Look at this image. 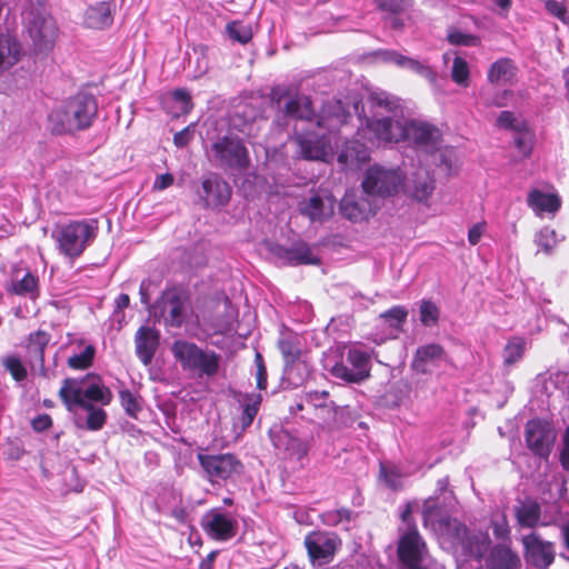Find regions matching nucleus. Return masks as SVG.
<instances>
[{
	"instance_id": "774afa93",
	"label": "nucleus",
	"mask_w": 569,
	"mask_h": 569,
	"mask_svg": "<svg viewBox=\"0 0 569 569\" xmlns=\"http://www.w3.org/2000/svg\"><path fill=\"white\" fill-rule=\"evenodd\" d=\"M515 121H516V118H515L513 112H511V111H501L497 119L498 126L501 128H505V129H515L516 130L517 127H515Z\"/></svg>"
},
{
	"instance_id": "58836bf2",
	"label": "nucleus",
	"mask_w": 569,
	"mask_h": 569,
	"mask_svg": "<svg viewBox=\"0 0 569 569\" xmlns=\"http://www.w3.org/2000/svg\"><path fill=\"white\" fill-rule=\"evenodd\" d=\"M299 211L310 221H323L328 214L325 212V203L319 194H315L299 203Z\"/></svg>"
},
{
	"instance_id": "c9c22d12",
	"label": "nucleus",
	"mask_w": 569,
	"mask_h": 569,
	"mask_svg": "<svg viewBox=\"0 0 569 569\" xmlns=\"http://www.w3.org/2000/svg\"><path fill=\"white\" fill-rule=\"evenodd\" d=\"M284 453L288 459H295L299 462L307 459L311 448V440L295 437L290 433H284Z\"/></svg>"
},
{
	"instance_id": "aec40b11",
	"label": "nucleus",
	"mask_w": 569,
	"mask_h": 569,
	"mask_svg": "<svg viewBox=\"0 0 569 569\" xmlns=\"http://www.w3.org/2000/svg\"><path fill=\"white\" fill-rule=\"evenodd\" d=\"M366 129L378 142L398 143L403 141V123L393 121L390 117L367 118Z\"/></svg>"
},
{
	"instance_id": "423d86ee",
	"label": "nucleus",
	"mask_w": 569,
	"mask_h": 569,
	"mask_svg": "<svg viewBox=\"0 0 569 569\" xmlns=\"http://www.w3.org/2000/svg\"><path fill=\"white\" fill-rule=\"evenodd\" d=\"M96 227L87 220H76L60 227L52 233L62 254L76 259L82 254L89 242L96 238Z\"/></svg>"
},
{
	"instance_id": "4d7b16f0",
	"label": "nucleus",
	"mask_w": 569,
	"mask_h": 569,
	"mask_svg": "<svg viewBox=\"0 0 569 569\" xmlns=\"http://www.w3.org/2000/svg\"><path fill=\"white\" fill-rule=\"evenodd\" d=\"M107 412L104 409L99 408L96 411L88 415L86 420V428L90 431H98L103 428L107 421Z\"/></svg>"
},
{
	"instance_id": "2f4dec72",
	"label": "nucleus",
	"mask_w": 569,
	"mask_h": 569,
	"mask_svg": "<svg viewBox=\"0 0 569 569\" xmlns=\"http://www.w3.org/2000/svg\"><path fill=\"white\" fill-rule=\"evenodd\" d=\"M84 379L66 378L58 391V396L68 411H73L83 398Z\"/></svg>"
},
{
	"instance_id": "680f3d73",
	"label": "nucleus",
	"mask_w": 569,
	"mask_h": 569,
	"mask_svg": "<svg viewBox=\"0 0 569 569\" xmlns=\"http://www.w3.org/2000/svg\"><path fill=\"white\" fill-rule=\"evenodd\" d=\"M413 513V503L408 501L402 511L400 512V520L402 521V523L406 525V529L405 530H418V526H417V522L412 516Z\"/></svg>"
},
{
	"instance_id": "a878e982",
	"label": "nucleus",
	"mask_w": 569,
	"mask_h": 569,
	"mask_svg": "<svg viewBox=\"0 0 569 569\" xmlns=\"http://www.w3.org/2000/svg\"><path fill=\"white\" fill-rule=\"evenodd\" d=\"M515 518L520 528L535 529L541 523V505L532 498L519 500L513 509Z\"/></svg>"
},
{
	"instance_id": "dca6fc26",
	"label": "nucleus",
	"mask_w": 569,
	"mask_h": 569,
	"mask_svg": "<svg viewBox=\"0 0 569 569\" xmlns=\"http://www.w3.org/2000/svg\"><path fill=\"white\" fill-rule=\"evenodd\" d=\"M427 545L419 530H403L397 545V556L403 566L421 565Z\"/></svg>"
},
{
	"instance_id": "4468645a",
	"label": "nucleus",
	"mask_w": 569,
	"mask_h": 569,
	"mask_svg": "<svg viewBox=\"0 0 569 569\" xmlns=\"http://www.w3.org/2000/svg\"><path fill=\"white\" fill-rule=\"evenodd\" d=\"M403 141H411L418 147L436 148L442 140V131L428 121L411 119L403 123Z\"/></svg>"
},
{
	"instance_id": "e433bc0d",
	"label": "nucleus",
	"mask_w": 569,
	"mask_h": 569,
	"mask_svg": "<svg viewBox=\"0 0 569 569\" xmlns=\"http://www.w3.org/2000/svg\"><path fill=\"white\" fill-rule=\"evenodd\" d=\"M38 289L39 279L30 271L26 272L22 279L12 280L9 284L6 286L7 292L14 296L33 295L38 292Z\"/></svg>"
},
{
	"instance_id": "20e7f679",
	"label": "nucleus",
	"mask_w": 569,
	"mask_h": 569,
	"mask_svg": "<svg viewBox=\"0 0 569 569\" xmlns=\"http://www.w3.org/2000/svg\"><path fill=\"white\" fill-rule=\"evenodd\" d=\"M189 302V292L182 287L166 288L150 307V315L157 321H163L166 327L180 328L184 323Z\"/></svg>"
},
{
	"instance_id": "864d4df0",
	"label": "nucleus",
	"mask_w": 569,
	"mask_h": 569,
	"mask_svg": "<svg viewBox=\"0 0 569 569\" xmlns=\"http://www.w3.org/2000/svg\"><path fill=\"white\" fill-rule=\"evenodd\" d=\"M433 189L435 181L430 177L426 176L422 179L416 180L413 197L419 201L427 200L431 196Z\"/></svg>"
},
{
	"instance_id": "ea45409f",
	"label": "nucleus",
	"mask_w": 569,
	"mask_h": 569,
	"mask_svg": "<svg viewBox=\"0 0 569 569\" xmlns=\"http://www.w3.org/2000/svg\"><path fill=\"white\" fill-rule=\"evenodd\" d=\"M526 351V339L520 336H512L503 348V363L511 367L520 361Z\"/></svg>"
},
{
	"instance_id": "0e129e2a",
	"label": "nucleus",
	"mask_w": 569,
	"mask_h": 569,
	"mask_svg": "<svg viewBox=\"0 0 569 569\" xmlns=\"http://www.w3.org/2000/svg\"><path fill=\"white\" fill-rule=\"evenodd\" d=\"M492 532L497 539L500 540H509L510 539V528L506 517L502 518L501 522H492Z\"/></svg>"
},
{
	"instance_id": "8fccbe9b",
	"label": "nucleus",
	"mask_w": 569,
	"mask_h": 569,
	"mask_svg": "<svg viewBox=\"0 0 569 569\" xmlns=\"http://www.w3.org/2000/svg\"><path fill=\"white\" fill-rule=\"evenodd\" d=\"M513 142L519 152L522 156L528 157L533 149L535 134L529 130H521L520 128H516Z\"/></svg>"
},
{
	"instance_id": "79ce46f5",
	"label": "nucleus",
	"mask_w": 569,
	"mask_h": 569,
	"mask_svg": "<svg viewBox=\"0 0 569 569\" xmlns=\"http://www.w3.org/2000/svg\"><path fill=\"white\" fill-rule=\"evenodd\" d=\"M1 366L8 371L16 382L27 379L28 370L22 360L16 355H9L1 359Z\"/></svg>"
},
{
	"instance_id": "f03ea898",
	"label": "nucleus",
	"mask_w": 569,
	"mask_h": 569,
	"mask_svg": "<svg viewBox=\"0 0 569 569\" xmlns=\"http://www.w3.org/2000/svg\"><path fill=\"white\" fill-rule=\"evenodd\" d=\"M171 351L183 371L197 373L199 377H213L219 371L220 356L212 350H203L194 342L176 340Z\"/></svg>"
},
{
	"instance_id": "ddd939ff",
	"label": "nucleus",
	"mask_w": 569,
	"mask_h": 569,
	"mask_svg": "<svg viewBox=\"0 0 569 569\" xmlns=\"http://www.w3.org/2000/svg\"><path fill=\"white\" fill-rule=\"evenodd\" d=\"M28 31L36 52L48 53L53 49L58 28L52 17L34 14L29 21Z\"/></svg>"
},
{
	"instance_id": "e2e57ef3",
	"label": "nucleus",
	"mask_w": 569,
	"mask_h": 569,
	"mask_svg": "<svg viewBox=\"0 0 569 569\" xmlns=\"http://www.w3.org/2000/svg\"><path fill=\"white\" fill-rule=\"evenodd\" d=\"M53 425L52 418L48 413H41L31 420V428L36 432L49 430Z\"/></svg>"
},
{
	"instance_id": "f257e3e1",
	"label": "nucleus",
	"mask_w": 569,
	"mask_h": 569,
	"mask_svg": "<svg viewBox=\"0 0 569 569\" xmlns=\"http://www.w3.org/2000/svg\"><path fill=\"white\" fill-rule=\"evenodd\" d=\"M98 116V101L93 94L78 92L48 116L49 130L52 134H74L89 129Z\"/></svg>"
},
{
	"instance_id": "412c9836",
	"label": "nucleus",
	"mask_w": 569,
	"mask_h": 569,
	"mask_svg": "<svg viewBox=\"0 0 569 569\" xmlns=\"http://www.w3.org/2000/svg\"><path fill=\"white\" fill-rule=\"evenodd\" d=\"M160 333L150 327H140L136 332L134 343L137 357L144 366L151 363L159 346Z\"/></svg>"
},
{
	"instance_id": "5fc2aeb1",
	"label": "nucleus",
	"mask_w": 569,
	"mask_h": 569,
	"mask_svg": "<svg viewBox=\"0 0 569 569\" xmlns=\"http://www.w3.org/2000/svg\"><path fill=\"white\" fill-rule=\"evenodd\" d=\"M352 511L347 508L327 511L322 518L323 522L328 526H338L341 521H350Z\"/></svg>"
},
{
	"instance_id": "13d9d810",
	"label": "nucleus",
	"mask_w": 569,
	"mask_h": 569,
	"mask_svg": "<svg viewBox=\"0 0 569 569\" xmlns=\"http://www.w3.org/2000/svg\"><path fill=\"white\" fill-rule=\"evenodd\" d=\"M440 507L437 505L436 499L432 497L427 498L422 506V521L423 526L428 527L432 518L438 517Z\"/></svg>"
},
{
	"instance_id": "1a4fd4ad",
	"label": "nucleus",
	"mask_w": 569,
	"mask_h": 569,
	"mask_svg": "<svg viewBox=\"0 0 569 569\" xmlns=\"http://www.w3.org/2000/svg\"><path fill=\"white\" fill-rule=\"evenodd\" d=\"M521 545L527 565L535 569H549L556 560L555 543L545 540L541 535L531 531L522 536Z\"/></svg>"
},
{
	"instance_id": "f704fd0d",
	"label": "nucleus",
	"mask_w": 569,
	"mask_h": 569,
	"mask_svg": "<svg viewBox=\"0 0 569 569\" xmlns=\"http://www.w3.org/2000/svg\"><path fill=\"white\" fill-rule=\"evenodd\" d=\"M19 60V43L9 36L0 33V73L12 68Z\"/></svg>"
},
{
	"instance_id": "9b49d317",
	"label": "nucleus",
	"mask_w": 569,
	"mask_h": 569,
	"mask_svg": "<svg viewBox=\"0 0 569 569\" xmlns=\"http://www.w3.org/2000/svg\"><path fill=\"white\" fill-rule=\"evenodd\" d=\"M370 360L371 356L367 351L351 348L347 352V361L351 368L343 362H338L332 367L331 373L346 382L359 383L370 377Z\"/></svg>"
},
{
	"instance_id": "f3484780",
	"label": "nucleus",
	"mask_w": 569,
	"mask_h": 569,
	"mask_svg": "<svg viewBox=\"0 0 569 569\" xmlns=\"http://www.w3.org/2000/svg\"><path fill=\"white\" fill-rule=\"evenodd\" d=\"M202 194H200L206 208L224 207L229 203L232 194L231 186L218 173H211L202 182Z\"/></svg>"
},
{
	"instance_id": "b1692460",
	"label": "nucleus",
	"mask_w": 569,
	"mask_h": 569,
	"mask_svg": "<svg viewBox=\"0 0 569 569\" xmlns=\"http://www.w3.org/2000/svg\"><path fill=\"white\" fill-rule=\"evenodd\" d=\"M487 569H521L519 555L510 546L498 543L490 549Z\"/></svg>"
},
{
	"instance_id": "052dcab7",
	"label": "nucleus",
	"mask_w": 569,
	"mask_h": 569,
	"mask_svg": "<svg viewBox=\"0 0 569 569\" xmlns=\"http://www.w3.org/2000/svg\"><path fill=\"white\" fill-rule=\"evenodd\" d=\"M559 461L563 470L569 471V425L566 427L561 438Z\"/></svg>"
},
{
	"instance_id": "4be33fe9",
	"label": "nucleus",
	"mask_w": 569,
	"mask_h": 569,
	"mask_svg": "<svg viewBox=\"0 0 569 569\" xmlns=\"http://www.w3.org/2000/svg\"><path fill=\"white\" fill-rule=\"evenodd\" d=\"M300 153L307 160H325L329 153L330 146L325 137L315 132L301 133L296 137Z\"/></svg>"
},
{
	"instance_id": "bf43d9fd",
	"label": "nucleus",
	"mask_w": 569,
	"mask_h": 569,
	"mask_svg": "<svg viewBox=\"0 0 569 569\" xmlns=\"http://www.w3.org/2000/svg\"><path fill=\"white\" fill-rule=\"evenodd\" d=\"M408 4L407 0H381L378 2V8L382 11L398 14L403 12Z\"/></svg>"
},
{
	"instance_id": "a19ab883",
	"label": "nucleus",
	"mask_w": 569,
	"mask_h": 569,
	"mask_svg": "<svg viewBox=\"0 0 569 569\" xmlns=\"http://www.w3.org/2000/svg\"><path fill=\"white\" fill-rule=\"evenodd\" d=\"M96 348L93 345H87L80 353L68 358L67 365L72 370H87L93 365Z\"/></svg>"
},
{
	"instance_id": "2eb2a0df",
	"label": "nucleus",
	"mask_w": 569,
	"mask_h": 569,
	"mask_svg": "<svg viewBox=\"0 0 569 569\" xmlns=\"http://www.w3.org/2000/svg\"><path fill=\"white\" fill-rule=\"evenodd\" d=\"M201 528L216 541H227L237 535L238 523L217 509L208 511L201 519Z\"/></svg>"
},
{
	"instance_id": "39448f33",
	"label": "nucleus",
	"mask_w": 569,
	"mask_h": 569,
	"mask_svg": "<svg viewBox=\"0 0 569 569\" xmlns=\"http://www.w3.org/2000/svg\"><path fill=\"white\" fill-rule=\"evenodd\" d=\"M214 161L223 169L246 171L251 163L250 152L243 138L228 133L211 144Z\"/></svg>"
},
{
	"instance_id": "c03bdc74",
	"label": "nucleus",
	"mask_w": 569,
	"mask_h": 569,
	"mask_svg": "<svg viewBox=\"0 0 569 569\" xmlns=\"http://www.w3.org/2000/svg\"><path fill=\"white\" fill-rule=\"evenodd\" d=\"M329 396L327 390H312L305 395V401L316 409H328L329 412L336 413V405L333 401H329Z\"/></svg>"
},
{
	"instance_id": "473e14b6",
	"label": "nucleus",
	"mask_w": 569,
	"mask_h": 569,
	"mask_svg": "<svg viewBox=\"0 0 569 569\" xmlns=\"http://www.w3.org/2000/svg\"><path fill=\"white\" fill-rule=\"evenodd\" d=\"M86 381H91L89 386L83 389V398L89 401L99 402L102 406H108L113 399L111 390L102 385L101 378L94 373H88L84 378Z\"/></svg>"
},
{
	"instance_id": "7ed1b4c3",
	"label": "nucleus",
	"mask_w": 569,
	"mask_h": 569,
	"mask_svg": "<svg viewBox=\"0 0 569 569\" xmlns=\"http://www.w3.org/2000/svg\"><path fill=\"white\" fill-rule=\"evenodd\" d=\"M197 460L206 479L211 485H227L234 482L244 471V465L240 458L232 452L204 453L202 449L197 453Z\"/></svg>"
},
{
	"instance_id": "603ef678",
	"label": "nucleus",
	"mask_w": 569,
	"mask_h": 569,
	"mask_svg": "<svg viewBox=\"0 0 569 569\" xmlns=\"http://www.w3.org/2000/svg\"><path fill=\"white\" fill-rule=\"evenodd\" d=\"M405 69H409L429 80L431 83L437 81V73L430 67L423 64L419 60L407 57L406 63L403 66Z\"/></svg>"
},
{
	"instance_id": "69168bd1",
	"label": "nucleus",
	"mask_w": 569,
	"mask_h": 569,
	"mask_svg": "<svg viewBox=\"0 0 569 569\" xmlns=\"http://www.w3.org/2000/svg\"><path fill=\"white\" fill-rule=\"evenodd\" d=\"M546 9L551 16H553L562 21L565 20V17L567 14V9L562 3H560L556 0H548L546 2Z\"/></svg>"
},
{
	"instance_id": "4c0bfd02",
	"label": "nucleus",
	"mask_w": 569,
	"mask_h": 569,
	"mask_svg": "<svg viewBox=\"0 0 569 569\" xmlns=\"http://www.w3.org/2000/svg\"><path fill=\"white\" fill-rule=\"evenodd\" d=\"M340 210L345 218L353 222L367 220L369 217L367 201L365 199L355 201L349 198H343L340 204Z\"/></svg>"
},
{
	"instance_id": "6ab92c4d",
	"label": "nucleus",
	"mask_w": 569,
	"mask_h": 569,
	"mask_svg": "<svg viewBox=\"0 0 569 569\" xmlns=\"http://www.w3.org/2000/svg\"><path fill=\"white\" fill-rule=\"evenodd\" d=\"M453 536L460 542L465 552L477 560L485 557L491 543L488 533L470 535L468 527L457 520H455Z\"/></svg>"
},
{
	"instance_id": "bb28decb",
	"label": "nucleus",
	"mask_w": 569,
	"mask_h": 569,
	"mask_svg": "<svg viewBox=\"0 0 569 569\" xmlns=\"http://www.w3.org/2000/svg\"><path fill=\"white\" fill-rule=\"evenodd\" d=\"M369 149L365 143L358 140L347 141L337 158L338 163L350 168H360L362 164L369 162Z\"/></svg>"
},
{
	"instance_id": "09e8293b",
	"label": "nucleus",
	"mask_w": 569,
	"mask_h": 569,
	"mask_svg": "<svg viewBox=\"0 0 569 569\" xmlns=\"http://www.w3.org/2000/svg\"><path fill=\"white\" fill-rule=\"evenodd\" d=\"M226 30L230 39L242 44L248 43L252 39L250 27L243 24L240 21H232L228 23Z\"/></svg>"
},
{
	"instance_id": "72a5a7b5",
	"label": "nucleus",
	"mask_w": 569,
	"mask_h": 569,
	"mask_svg": "<svg viewBox=\"0 0 569 569\" xmlns=\"http://www.w3.org/2000/svg\"><path fill=\"white\" fill-rule=\"evenodd\" d=\"M368 101L373 109H381L382 111L393 116L403 113L402 100L387 91H376L370 93Z\"/></svg>"
},
{
	"instance_id": "f8f14e48",
	"label": "nucleus",
	"mask_w": 569,
	"mask_h": 569,
	"mask_svg": "<svg viewBox=\"0 0 569 569\" xmlns=\"http://www.w3.org/2000/svg\"><path fill=\"white\" fill-rule=\"evenodd\" d=\"M288 98L283 107V116L295 120L311 121L315 117V110L310 97L305 94L291 96L288 88H272L270 91V99L278 107H280L282 99Z\"/></svg>"
},
{
	"instance_id": "de8ad7c7",
	"label": "nucleus",
	"mask_w": 569,
	"mask_h": 569,
	"mask_svg": "<svg viewBox=\"0 0 569 569\" xmlns=\"http://www.w3.org/2000/svg\"><path fill=\"white\" fill-rule=\"evenodd\" d=\"M119 399L126 413L132 418H137L138 412L141 411L139 397L129 389L123 388L119 390Z\"/></svg>"
},
{
	"instance_id": "c85d7f7f",
	"label": "nucleus",
	"mask_w": 569,
	"mask_h": 569,
	"mask_svg": "<svg viewBox=\"0 0 569 569\" xmlns=\"http://www.w3.org/2000/svg\"><path fill=\"white\" fill-rule=\"evenodd\" d=\"M527 204L537 213H555L561 207V199L557 193H545L538 189L529 191Z\"/></svg>"
},
{
	"instance_id": "c756f323",
	"label": "nucleus",
	"mask_w": 569,
	"mask_h": 569,
	"mask_svg": "<svg viewBox=\"0 0 569 569\" xmlns=\"http://www.w3.org/2000/svg\"><path fill=\"white\" fill-rule=\"evenodd\" d=\"M518 67L510 58H500L495 61L487 73V79L492 84L511 83L516 80Z\"/></svg>"
},
{
	"instance_id": "cd10ccee",
	"label": "nucleus",
	"mask_w": 569,
	"mask_h": 569,
	"mask_svg": "<svg viewBox=\"0 0 569 569\" xmlns=\"http://www.w3.org/2000/svg\"><path fill=\"white\" fill-rule=\"evenodd\" d=\"M447 357L445 348L439 343H428L419 347L413 356L411 368L422 375L429 373L428 363Z\"/></svg>"
},
{
	"instance_id": "a18cd8bd",
	"label": "nucleus",
	"mask_w": 569,
	"mask_h": 569,
	"mask_svg": "<svg viewBox=\"0 0 569 569\" xmlns=\"http://www.w3.org/2000/svg\"><path fill=\"white\" fill-rule=\"evenodd\" d=\"M447 40L452 46L477 47L481 43L479 36L465 33L455 27L449 28Z\"/></svg>"
},
{
	"instance_id": "0eeeda50",
	"label": "nucleus",
	"mask_w": 569,
	"mask_h": 569,
	"mask_svg": "<svg viewBox=\"0 0 569 569\" xmlns=\"http://www.w3.org/2000/svg\"><path fill=\"white\" fill-rule=\"evenodd\" d=\"M523 438L529 451L541 460L547 461L555 447L557 431L550 421L542 418H533L526 422Z\"/></svg>"
},
{
	"instance_id": "393cba45",
	"label": "nucleus",
	"mask_w": 569,
	"mask_h": 569,
	"mask_svg": "<svg viewBox=\"0 0 569 569\" xmlns=\"http://www.w3.org/2000/svg\"><path fill=\"white\" fill-rule=\"evenodd\" d=\"M238 402L241 413L239 417L241 430H247L252 423L254 418L257 417L261 403H262V395L258 392H236L234 397Z\"/></svg>"
},
{
	"instance_id": "49530a36",
	"label": "nucleus",
	"mask_w": 569,
	"mask_h": 569,
	"mask_svg": "<svg viewBox=\"0 0 569 569\" xmlns=\"http://www.w3.org/2000/svg\"><path fill=\"white\" fill-rule=\"evenodd\" d=\"M470 69L468 62L462 57H456L452 62L451 79L461 87H468Z\"/></svg>"
},
{
	"instance_id": "6e6d98bb",
	"label": "nucleus",
	"mask_w": 569,
	"mask_h": 569,
	"mask_svg": "<svg viewBox=\"0 0 569 569\" xmlns=\"http://www.w3.org/2000/svg\"><path fill=\"white\" fill-rule=\"evenodd\" d=\"M254 363L257 367V372H256L257 388L259 390H266L268 387V373H267V368L264 365L263 357L260 352H257L254 355Z\"/></svg>"
},
{
	"instance_id": "37998d69",
	"label": "nucleus",
	"mask_w": 569,
	"mask_h": 569,
	"mask_svg": "<svg viewBox=\"0 0 569 569\" xmlns=\"http://www.w3.org/2000/svg\"><path fill=\"white\" fill-rule=\"evenodd\" d=\"M407 317L408 310L403 306H393L379 315V318L385 320L388 327L395 330H402Z\"/></svg>"
},
{
	"instance_id": "5701e85b",
	"label": "nucleus",
	"mask_w": 569,
	"mask_h": 569,
	"mask_svg": "<svg viewBox=\"0 0 569 569\" xmlns=\"http://www.w3.org/2000/svg\"><path fill=\"white\" fill-rule=\"evenodd\" d=\"M276 256L290 266L299 264H319L320 259L313 256L310 247L303 242H295L291 247H278Z\"/></svg>"
},
{
	"instance_id": "7c9ffc66",
	"label": "nucleus",
	"mask_w": 569,
	"mask_h": 569,
	"mask_svg": "<svg viewBox=\"0 0 569 569\" xmlns=\"http://www.w3.org/2000/svg\"><path fill=\"white\" fill-rule=\"evenodd\" d=\"M113 22L109 2H99L86 10L84 24L94 30L109 28Z\"/></svg>"
},
{
	"instance_id": "3c124183",
	"label": "nucleus",
	"mask_w": 569,
	"mask_h": 569,
	"mask_svg": "<svg viewBox=\"0 0 569 569\" xmlns=\"http://www.w3.org/2000/svg\"><path fill=\"white\" fill-rule=\"evenodd\" d=\"M440 310L431 300H422L420 305V321L423 326L430 327L438 323Z\"/></svg>"
},
{
	"instance_id": "338daca9",
	"label": "nucleus",
	"mask_w": 569,
	"mask_h": 569,
	"mask_svg": "<svg viewBox=\"0 0 569 569\" xmlns=\"http://www.w3.org/2000/svg\"><path fill=\"white\" fill-rule=\"evenodd\" d=\"M174 182L173 174L167 172L160 176H157L152 189L157 191H162L169 187H171Z\"/></svg>"
},
{
	"instance_id": "9d476101",
	"label": "nucleus",
	"mask_w": 569,
	"mask_h": 569,
	"mask_svg": "<svg viewBox=\"0 0 569 569\" xmlns=\"http://www.w3.org/2000/svg\"><path fill=\"white\" fill-rule=\"evenodd\" d=\"M303 545L311 563L321 566L333 560L341 540L336 533L317 530L305 537Z\"/></svg>"
},
{
	"instance_id": "a211bd4d",
	"label": "nucleus",
	"mask_w": 569,
	"mask_h": 569,
	"mask_svg": "<svg viewBox=\"0 0 569 569\" xmlns=\"http://www.w3.org/2000/svg\"><path fill=\"white\" fill-rule=\"evenodd\" d=\"M51 336L44 330H37L27 337L26 350L31 369H37L38 375L48 378L46 367V349L50 342Z\"/></svg>"
},
{
	"instance_id": "6e6552de",
	"label": "nucleus",
	"mask_w": 569,
	"mask_h": 569,
	"mask_svg": "<svg viewBox=\"0 0 569 569\" xmlns=\"http://www.w3.org/2000/svg\"><path fill=\"white\" fill-rule=\"evenodd\" d=\"M402 181L400 170L375 164L367 170L361 187L367 194L389 197L398 192Z\"/></svg>"
}]
</instances>
